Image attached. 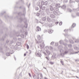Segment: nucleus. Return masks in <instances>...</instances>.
<instances>
[{
    "mask_svg": "<svg viewBox=\"0 0 79 79\" xmlns=\"http://www.w3.org/2000/svg\"><path fill=\"white\" fill-rule=\"evenodd\" d=\"M50 10L51 11H53L54 10L57 11V7L55 6H52V5H51L50 6Z\"/></svg>",
    "mask_w": 79,
    "mask_h": 79,
    "instance_id": "nucleus-1",
    "label": "nucleus"
},
{
    "mask_svg": "<svg viewBox=\"0 0 79 79\" xmlns=\"http://www.w3.org/2000/svg\"><path fill=\"white\" fill-rule=\"evenodd\" d=\"M60 52H61L60 55H61V56H63L64 55L66 54H67V53H68V51H65L64 52V53H63V49H61V50H60Z\"/></svg>",
    "mask_w": 79,
    "mask_h": 79,
    "instance_id": "nucleus-2",
    "label": "nucleus"
},
{
    "mask_svg": "<svg viewBox=\"0 0 79 79\" xmlns=\"http://www.w3.org/2000/svg\"><path fill=\"white\" fill-rule=\"evenodd\" d=\"M27 34V33L26 31L25 32L23 31L22 32V35H21V37L22 38H24V35H26Z\"/></svg>",
    "mask_w": 79,
    "mask_h": 79,
    "instance_id": "nucleus-3",
    "label": "nucleus"
},
{
    "mask_svg": "<svg viewBox=\"0 0 79 79\" xmlns=\"http://www.w3.org/2000/svg\"><path fill=\"white\" fill-rule=\"evenodd\" d=\"M24 20H25V21L24 22L25 23L24 27L25 28H27V27H28V24H27V20L25 18L24 19Z\"/></svg>",
    "mask_w": 79,
    "mask_h": 79,
    "instance_id": "nucleus-4",
    "label": "nucleus"
},
{
    "mask_svg": "<svg viewBox=\"0 0 79 79\" xmlns=\"http://www.w3.org/2000/svg\"><path fill=\"white\" fill-rule=\"evenodd\" d=\"M35 55L37 56H40H40H42V55H41V53H40L39 52V51H36L35 52Z\"/></svg>",
    "mask_w": 79,
    "mask_h": 79,
    "instance_id": "nucleus-5",
    "label": "nucleus"
},
{
    "mask_svg": "<svg viewBox=\"0 0 79 79\" xmlns=\"http://www.w3.org/2000/svg\"><path fill=\"white\" fill-rule=\"evenodd\" d=\"M35 30L36 32H39V31H41V28L39 27H37Z\"/></svg>",
    "mask_w": 79,
    "mask_h": 79,
    "instance_id": "nucleus-6",
    "label": "nucleus"
},
{
    "mask_svg": "<svg viewBox=\"0 0 79 79\" xmlns=\"http://www.w3.org/2000/svg\"><path fill=\"white\" fill-rule=\"evenodd\" d=\"M60 4L59 3H57L56 4V6L55 7H57V10H58V8H60Z\"/></svg>",
    "mask_w": 79,
    "mask_h": 79,
    "instance_id": "nucleus-7",
    "label": "nucleus"
},
{
    "mask_svg": "<svg viewBox=\"0 0 79 79\" xmlns=\"http://www.w3.org/2000/svg\"><path fill=\"white\" fill-rule=\"evenodd\" d=\"M53 13L54 15H56V16H58V11H56L55 10H54L53 11Z\"/></svg>",
    "mask_w": 79,
    "mask_h": 79,
    "instance_id": "nucleus-8",
    "label": "nucleus"
},
{
    "mask_svg": "<svg viewBox=\"0 0 79 79\" xmlns=\"http://www.w3.org/2000/svg\"><path fill=\"white\" fill-rule=\"evenodd\" d=\"M23 13L22 14V16H24L25 15H26V9L25 8H24L23 9Z\"/></svg>",
    "mask_w": 79,
    "mask_h": 79,
    "instance_id": "nucleus-9",
    "label": "nucleus"
},
{
    "mask_svg": "<svg viewBox=\"0 0 79 79\" xmlns=\"http://www.w3.org/2000/svg\"><path fill=\"white\" fill-rule=\"evenodd\" d=\"M46 12L47 13L48 15L50 13V10L49 8L46 9Z\"/></svg>",
    "mask_w": 79,
    "mask_h": 79,
    "instance_id": "nucleus-10",
    "label": "nucleus"
},
{
    "mask_svg": "<svg viewBox=\"0 0 79 79\" xmlns=\"http://www.w3.org/2000/svg\"><path fill=\"white\" fill-rule=\"evenodd\" d=\"M60 44H63V45H66V44H64V43L63 42V40H60Z\"/></svg>",
    "mask_w": 79,
    "mask_h": 79,
    "instance_id": "nucleus-11",
    "label": "nucleus"
},
{
    "mask_svg": "<svg viewBox=\"0 0 79 79\" xmlns=\"http://www.w3.org/2000/svg\"><path fill=\"white\" fill-rule=\"evenodd\" d=\"M50 16L52 18H55V16L53 14L50 15Z\"/></svg>",
    "mask_w": 79,
    "mask_h": 79,
    "instance_id": "nucleus-12",
    "label": "nucleus"
},
{
    "mask_svg": "<svg viewBox=\"0 0 79 79\" xmlns=\"http://www.w3.org/2000/svg\"><path fill=\"white\" fill-rule=\"evenodd\" d=\"M61 8H62V9H65L66 8V5H64L62 6L61 7Z\"/></svg>",
    "mask_w": 79,
    "mask_h": 79,
    "instance_id": "nucleus-13",
    "label": "nucleus"
},
{
    "mask_svg": "<svg viewBox=\"0 0 79 79\" xmlns=\"http://www.w3.org/2000/svg\"><path fill=\"white\" fill-rule=\"evenodd\" d=\"M37 38L39 40H40L41 39V37L40 36V35H37Z\"/></svg>",
    "mask_w": 79,
    "mask_h": 79,
    "instance_id": "nucleus-14",
    "label": "nucleus"
},
{
    "mask_svg": "<svg viewBox=\"0 0 79 79\" xmlns=\"http://www.w3.org/2000/svg\"><path fill=\"white\" fill-rule=\"evenodd\" d=\"M46 53L48 55H50V52L48 50H46Z\"/></svg>",
    "mask_w": 79,
    "mask_h": 79,
    "instance_id": "nucleus-15",
    "label": "nucleus"
},
{
    "mask_svg": "<svg viewBox=\"0 0 79 79\" xmlns=\"http://www.w3.org/2000/svg\"><path fill=\"white\" fill-rule=\"evenodd\" d=\"M53 31L52 30H50L48 31V32L50 34H51V33H52L53 32Z\"/></svg>",
    "mask_w": 79,
    "mask_h": 79,
    "instance_id": "nucleus-16",
    "label": "nucleus"
},
{
    "mask_svg": "<svg viewBox=\"0 0 79 79\" xmlns=\"http://www.w3.org/2000/svg\"><path fill=\"white\" fill-rule=\"evenodd\" d=\"M42 20L43 21H45V20H46V17H43L42 18Z\"/></svg>",
    "mask_w": 79,
    "mask_h": 79,
    "instance_id": "nucleus-17",
    "label": "nucleus"
},
{
    "mask_svg": "<svg viewBox=\"0 0 79 79\" xmlns=\"http://www.w3.org/2000/svg\"><path fill=\"white\" fill-rule=\"evenodd\" d=\"M76 23H73L72 25V27L74 28V27L76 26Z\"/></svg>",
    "mask_w": 79,
    "mask_h": 79,
    "instance_id": "nucleus-18",
    "label": "nucleus"
},
{
    "mask_svg": "<svg viewBox=\"0 0 79 79\" xmlns=\"http://www.w3.org/2000/svg\"><path fill=\"white\" fill-rule=\"evenodd\" d=\"M48 4V2L47 1H45L44 3V5L47 6V4Z\"/></svg>",
    "mask_w": 79,
    "mask_h": 79,
    "instance_id": "nucleus-19",
    "label": "nucleus"
},
{
    "mask_svg": "<svg viewBox=\"0 0 79 79\" xmlns=\"http://www.w3.org/2000/svg\"><path fill=\"white\" fill-rule=\"evenodd\" d=\"M36 74H38L37 76V79H39V73H36Z\"/></svg>",
    "mask_w": 79,
    "mask_h": 79,
    "instance_id": "nucleus-20",
    "label": "nucleus"
},
{
    "mask_svg": "<svg viewBox=\"0 0 79 79\" xmlns=\"http://www.w3.org/2000/svg\"><path fill=\"white\" fill-rule=\"evenodd\" d=\"M45 48H46V49H47L46 50H48V49H50V48L48 46H46Z\"/></svg>",
    "mask_w": 79,
    "mask_h": 79,
    "instance_id": "nucleus-21",
    "label": "nucleus"
},
{
    "mask_svg": "<svg viewBox=\"0 0 79 79\" xmlns=\"http://www.w3.org/2000/svg\"><path fill=\"white\" fill-rule=\"evenodd\" d=\"M69 42L71 44H74V42L71 40H69Z\"/></svg>",
    "mask_w": 79,
    "mask_h": 79,
    "instance_id": "nucleus-22",
    "label": "nucleus"
},
{
    "mask_svg": "<svg viewBox=\"0 0 79 79\" xmlns=\"http://www.w3.org/2000/svg\"><path fill=\"white\" fill-rule=\"evenodd\" d=\"M33 77L34 79H37V76H36L35 75L33 76Z\"/></svg>",
    "mask_w": 79,
    "mask_h": 79,
    "instance_id": "nucleus-23",
    "label": "nucleus"
},
{
    "mask_svg": "<svg viewBox=\"0 0 79 79\" xmlns=\"http://www.w3.org/2000/svg\"><path fill=\"white\" fill-rule=\"evenodd\" d=\"M6 55L7 56H10V53L8 52H7L6 54Z\"/></svg>",
    "mask_w": 79,
    "mask_h": 79,
    "instance_id": "nucleus-24",
    "label": "nucleus"
},
{
    "mask_svg": "<svg viewBox=\"0 0 79 79\" xmlns=\"http://www.w3.org/2000/svg\"><path fill=\"white\" fill-rule=\"evenodd\" d=\"M74 49L75 50H79V48L77 47H75L74 48Z\"/></svg>",
    "mask_w": 79,
    "mask_h": 79,
    "instance_id": "nucleus-25",
    "label": "nucleus"
},
{
    "mask_svg": "<svg viewBox=\"0 0 79 79\" xmlns=\"http://www.w3.org/2000/svg\"><path fill=\"white\" fill-rule=\"evenodd\" d=\"M41 5H44V1H42L41 2Z\"/></svg>",
    "mask_w": 79,
    "mask_h": 79,
    "instance_id": "nucleus-26",
    "label": "nucleus"
},
{
    "mask_svg": "<svg viewBox=\"0 0 79 79\" xmlns=\"http://www.w3.org/2000/svg\"><path fill=\"white\" fill-rule=\"evenodd\" d=\"M42 45H40V46L41 47H44V46L45 45V44H44V43H43L42 44Z\"/></svg>",
    "mask_w": 79,
    "mask_h": 79,
    "instance_id": "nucleus-27",
    "label": "nucleus"
},
{
    "mask_svg": "<svg viewBox=\"0 0 79 79\" xmlns=\"http://www.w3.org/2000/svg\"><path fill=\"white\" fill-rule=\"evenodd\" d=\"M45 8V6H44L42 8V10H44Z\"/></svg>",
    "mask_w": 79,
    "mask_h": 79,
    "instance_id": "nucleus-28",
    "label": "nucleus"
},
{
    "mask_svg": "<svg viewBox=\"0 0 79 79\" xmlns=\"http://www.w3.org/2000/svg\"><path fill=\"white\" fill-rule=\"evenodd\" d=\"M73 2H74L73 0H70V3H73Z\"/></svg>",
    "mask_w": 79,
    "mask_h": 79,
    "instance_id": "nucleus-29",
    "label": "nucleus"
},
{
    "mask_svg": "<svg viewBox=\"0 0 79 79\" xmlns=\"http://www.w3.org/2000/svg\"><path fill=\"white\" fill-rule=\"evenodd\" d=\"M35 10H38L39 8L37 7H35Z\"/></svg>",
    "mask_w": 79,
    "mask_h": 79,
    "instance_id": "nucleus-30",
    "label": "nucleus"
},
{
    "mask_svg": "<svg viewBox=\"0 0 79 79\" xmlns=\"http://www.w3.org/2000/svg\"><path fill=\"white\" fill-rule=\"evenodd\" d=\"M55 42H52L50 44L51 45H53L54 44V43Z\"/></svg>",
    "mask_w": 79,
    "mask_h": 79,
    "instance_id": "nucleus-31",
    "label": "nucleus"
},
{
    "mask_svg": "<svg viewBox=\"0 0 79 79\" xmlns=\"http://www.w3.org/2000/svg\"><path fill=\"white\" fill-rule=\"evenodd\" d=\"M40 15V13H37L36 16H39Z\"/></svg>",
    "mask_w": 79,
    "mask_h": 79,
    "instance_id": "nucleus-32",
    "label": "nucleus"
},
{
    "mask_svg": "<svg viewBox=\"0 0 79 79\" xmlns=\"http://www.w3.org/2000/svg\"><path fill=\"white\" fill-rule=\"evenodd\" d=\"M62 23H62V22H60L59 23L60 26H61V25H62Z\"/></svg>",
    "mask_w": 79,
    "mask_h": 79,
    "instance_id": "nucleus-33",
    "label": "nucleus"
},
{
    "mask_svg": "<svg viewBox=\"0 0 79 79\" xmlns=\"http://www.w3.org/2000/svg\"><path fill=\"white\" fill-rule=\"evenodd\" d=\"M50 64H53L54 62H50Z\"/></svg>",
    "mask_w": 79,
    "mask_h": 79,
    "instance_id": "nucleus-34",
    "label": "nucleus"
},
{
    "mask_svg": "<svg viewBox=\"0 0 79 79\" xmlns=\"http://www.w3.org/2000/svg\"><path fill=\"white\" fill-rule=\"evenodd\" d=\"M40 76L42 78L43 77V76H42V73H40Z\"/></svg>",
    "mask_w": 79,
    "mask_h": 79,
    "instance_id": "nucleus-35",
    "label": "nucleus"
},
{
    "mask_svg": "<svg viewBox=\"0 0 79 79\" xmlns=\"http://www.w3.org/2000/svg\"><path fill=\"white\" fill-rule=\"evenodd\" d=\"M79 40H76L75 41V42H76H76H79V41H79Z\"/></svg>",
    "mask_w": 79,
    "mask_h": 79,
    "instance_id": "nucleus-36",
    "label": "nucleus"
},
{
    "mask_svg": "<svg viewBox=\"0 0 79 79\" xmlns=\"http://www.w3.org/2000/svg\"><path fill=\"white\" fill-rule=\"evenodd\" d=\"M52 22H53L54 23L55 22V19H52Z\"/></svg>",
    "mask_w": 79,
    "mask_h": 79,
    "instance_id": "nucleus-37",
    "label": "nucleus"
},
{
    "mask_svg": "<svg viewBox=\"0 0 79 79\" xmlns=\"http://www.w3.org/2000/svg\"><path fill=\"white\" fill-rule=\"evenodd\" d=\"M69 47H72V45H71V44H69Z\"/></svg>",
    "mask_w": 79,
    "mask_h": 79,
    "instance_id": "nucleus-38",
    "label": "nucleus"
},
{
    "mask_svg": "<svg viewBox=\"0 0 79 79\" xmlns=\"http://www.w3.org/2000/svg\"><path fill=\"white\" fill-rule=\"evenodd\" d=\"M61 46H60L58 47V48H63V47H61Z\"/></svg>",
    "mask_w": 79,
    "mask_h": 79,
    "instance_id": "nucleus-39",
    "label": "nucleus"
},
{
    "mask_svg": "<svg viewBox=\"0 0 79 79\" xmlns=\"http://www.w3.org/2000/svg\"><path fill=\"white\" fill-rule=\"evenodd\" d=\"M51 50H53V47L52 46H50Z\"/></svg>",
    "mask_w": 79,
    "mask_h": 79,
    "instance_id": "nucleus-40",
    "label": "nucleus"
},
{
    "mask_svg": "<svg viewBox=\"0 0 79 79\" xmlns=\"http://www.w3.org/2000/svg\"><path fill=\"white\" fill-rule=\"evenodd\" d=\"M60 62L61 63V64H62V65H63V61H61Z\"/></svg>",
    "mask_w": 79,
    "mask_h": 79,
    "instance_id": "nucleus-41",
    "label": "nucleus"
},
{
    "mask_svg": "<svg viewBox=\"0 0 79 79\" xmlns=\"http://www.w3.org/2000/svg\"><path fill=\"white\" fill-rule=\"evenodd\" d=\"M69 10L70 12H71V11H72V10L70 9H69Z\"/></svg>",
    "mask_w": 79,
    "mask_h": 79,
    "instance_id": "nucleus-42",
    "label": "nucleus"
},
{
    "mask_svg": "<svg viewBox=\"0 0 79 79\" xmlns=\"http://www.w3.org/2000/svg\"><path fill=\"white\" fill-rule=\"evenodd\" d=\"M68 31V30H64V32H66H66H67V31Z\"/></svg>",
    "mask_w": 79,
    "mask_h": 79,
    "instance_id": "nucleus-43",
    "label": "nucleus"
},
{
    "mask_svg": "<svg viewBox=\"0 0 79 79\" xmlns=\"http://www.w3.org/2000/svg\"><path fill=\"white\" fill-rule=\"evenodd\" d=\"M23 21V19L20 18V21Z\"/></svg>",
    "mask_w": 79,
    "mask_h": 79,
    "instance_id": "nucleus-44",
    "label": "nucleus"
},
{
    "mask_svg": "<svg viewBox=\"0 0 79 79\" xmlns=\"http://www.w3.org/2000/svg\"><path fill=\"white\" fill-rule=\"evenodd\" d=\"M77 16H79V13H77Z\"/></svg>",
    "mask_w": 79,
    "mask_h": 79,
    "instance_id": "nucleus-45",
    "label": "nucleus"
},
{
    "mask_svg": "<svg viewBox=\"0 0 79 79\" xmlns=\"http://www.w3.org/2000/svg\"><path fill=\"white\" fill-rule=\"evenodd\" d=\"M28 74L30 77H31V73H29Z\"/></svg>",
    "mask_w": 79,
    "mask_h": 79,
    "instance_id": "nucleus-46",
    "label": "nucleus"
},
{
    "mask_svg": "<svg viewBox=\"0 0 79 79\" xmlns=\"http://www.w3.org/2000/svg\"><path fill=\"white\" fill-rule=\"evenodd\" d=\"M75 1L77 2H79V0H75Z\"/></svg>",
    "mask_w": 79,
    "mask_h": 79,
    "instance_id": "nucleus-47",
    "label": "nucleus"
},
{
    "mask_svg": "<svg viewBox=\"0 0 79 79\" xmlns=\"http://www.w3.org/2000/svg\"><path fill=\"white\" fill-rule=\"evenodd\" d=\"M20 2H21L22 3H23L24 2V1L23 0H20Z\"/></svg>",
    "mask_w": 79,
    "mask_h": 79,
    "instance_id": "nucleus-48",
    "label": "nucleus"
},
{
    "mask_svg": "<svg viewBox=\"0 0 79 79\" xmlns=\"http://www.w3.org/2000/svg\"><path fill=\"white\" fill-rule=\"evenodd\" d=\"M56 24H58V22H56Z\"/></svg>",
    "mask_w": 79,
    "mask_h": 79,
    "instance_id": "nucleus-49",
    "label": "nucleus"
},
{
    "mask_svg": "<svg viewBox=\"0 0 79 79\" xmlns=\"http://www.w3.org/2000/svg\"><path fill=\"white\" fill-rule=\"evenodd\" d=\"M42 5L40 6V8H42Z\"/></svg>",
    "mask_w": 79,
    "mask_h": 79,
    "instance_id": "nucleus-50",
    "label": "nucleus"
},
{
    "mask_svg": "<svg viewBox=\"0 0 79 79\" xmlns=\"http://www.w3.org/2000/svg\"><path fill=\"white\" fill-rule=\"evenodd\" d=\"M44 53L45 55H47V54L46 53H45V52H44Z\"/></svg>",
    "mask_w": 79,
    "mask_h": 79,
    "instance_id": "nucleus-51",
    "label": "nucleus"
},
{
    "mask_svg": "<svg viewBox=\"0 0 79 79\" xmlns=\"http://www.w3.org/2000/svg\"><path fill=\"white\" fill-rule=\"evenodd\" d=\"M46 58L47 59V60H49V59L48 57H46Z\"/></svg>",
    "mask_w": 79,
    "mask_h": 79,
    "instance_id": "nucleus-52",
    "label": "nucleus"
},
{
    "mask_svg": "<svg viewBox=\"0 0 79 79\" xmlns=\"http://www.w3.org/2000/svg\"><path fill=\"white\" fill-rule=\"evenodd\" d=\"M53 57H55V56H54V54H53L52 56V58H53Z\"/></svg>",
    "mask_w": 79,
    "mask_h": 79,
    "instance_id": "nucleus-53",
    "label": "nucleus"
},
{
    "mask_svg": "<svg viewBox=\"0 0 79 79\" xmlns=\"http://www.w3.org/2000/svg\"><path fill=\"white\" fill-rule=\"evenodd\" d=\"M55 45L56 46H57L58 45V43H56Z\"/></svg>",
    "mask_w": 79,
    "mask_h": 79,
    "instance_id": "nucleus-54",
    "label": "nucleus"
},
{
    "mask_svg": "<svg viewBox=\"0 0 79 79\" xmlns=\"http://www.w3.org/2000/svg\"><path fill=\"white\" fill-rule=\"evenodd\" d=\"M29 52L30 54H31V50H29Z\"/></svg>",
    "mask_w": 79,
    "mask_h": 79,
    "instance_id": "nucleus-55",
    "label": "nucleus"
},
{
    "mask_svg": "<svg viewBox=\"0 0 79 79\" xmlns=\"http://www.w3.org/2000/svg\"><path fill=\"white\" fill-rule=\"evenodd\" d=\"M65 36H68V35H65Z\"/></svg>",
    "mask_w": 79,
    "mask_h": 79,
    "instance_id": "nucleus-56",
    "label": "nucleus"
},
{
    "mask_svg": "<svg viewBox=\"0 0 79 79\" xmlns=\"http://www.w3.org/2000/svg\"><path fill=\"white\" fill-rule=\"evenodd\" d=\"M29 48V45H27V48L28 49Z\"/></svg>",
    "mask_w": 79,
    "mask_h": 79,
    "instance_id": "nucleus-57",
    "label": "nucleus"
},
{
    "mask_svg": "<svg viewBox=\"0 0 79 79\" xmlns=\"http://www.w3.org/2000/svg\"><path fill=\"white\" fill-rule=\"evenodd\" d=\"M79 51L78 52H76L75 53H79Z\"/></svg>",
    "mask_w": 79,
    "mask_h": 79,
    "instance_id": "nucleus-58",
    "label": "nucleus"
},
{
    "mask_svg": "<svg viewBox=\"0 0 79 79\" xmlns=\"http://www.w3.org/2000/svg\"><path fill=\"white\" fill-rule=\"evenodd\" d=\"M65 42H68V40H65Z\"/></svg>",
    "mask_w": 79,
    "mask_h": 79,
    "instance_id": "nucleus-59",
    "label": "nucleus"
},
{
    "mask_svg": "<svg viewBox=\"0 0 79 79\" xmlns=\"http://www.w3.org/2000/svg\"><path fill=\"white\" fill-rule=\"evenodd\" d=\"M49 19H49V18H48L47 19L48 21H49Z\"/></svg>",
    "mask_w": 79,
    "mask_h": 79,
    "instance_id": "nucleus-60",
    "label": "nucleus"
},
{
    "mask_svg": "<svg viewBox=\"0 0 79 79\" xmlns=\"http://www.w3.org/2000/svg\"><path fill=\"white\" fill-rule=\"evenodd\" d=\"M26 53H25L24 54V56H26Z\"/></svg>",
    "mask_w": 79,
    "mask_h": 79,
    "instance_id": "nucleus-61",
    "label": "nucleus"
},
{
    "mask_svg": "<svg viewBox=\"0 0 79 79\" xmlns=\"http://www.w3.org/2000/svg\"><path fill=\"white\" fill-rule=\"evenodd\" d=\"M18 15H19H19H20V13H19L18 14Z\"/></svg>",
    "mask_w": 79,
    "mask_h": 79,
    "instance_id": "nucleus-62",
    "label": "nucleus"
},
{
    "mask_svg": "<svg viewBox=\"0 0 79 79\" xmlns=\"http://www.w3.org/2000/svg\"><path fill=\"white\" fill-rule=\"evenodd\" d=\"M9 42V41L8 40H7L6 41V43H8V42Z\"/></svg>",
    "mask_w": 79,
    "mask_h": 79,
    "instance_id": "nucleus-63",
    "label": "nucleus"
},
{
    "mask_svg": "<svg viewBox=\"0 0 79 79\" xmlns=\"http://www.w3.org/2000/svg\"><path fill=\"white\" fill-rule=\"evenodd\" d=\"M44 69H46V68L44 67Z\"/></svg>",
    "mask_w": 79,
    "mask_h": 79,
    "instance_id": "nucleus-64",
    "label": "nucleus"
}]
</instances>
